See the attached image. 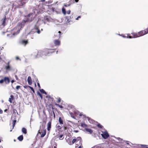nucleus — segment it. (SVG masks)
<instances>
[{"instance_id":"nucleus-43","label":"nucleus","mask_w":148,"mask_h":148,"mask_svg":"<svg viewBox=\"0 0 148 148\" xmlns=\"http://www.w3.org/2000/svg\"><path fill=\"white\" fill-rule=\"evenodd\" d=\"M38 29V27L36 25H35L34 27V29L37 30Z\"/></svg>"},{"instance_id":"nucleus-24","label":"nucleus","mask_w":148,"mask_h":148,"mask_svg":"<svg viewBox=\"0 0 148 148\" xmlns=\"http://www.w3.org/2000/svg\"><path fill=\"white\" fill-rule=\"evenodd\" d=\"M6 19V16H5V18L3 20V23H2V25H3L4 26V25H5V23Z\"/></svg>"},{"instance_id":"nucleus-54","label":"nucleus","mask_w":148,"mask_h":148,"mask_svg":"<svg viewBox=\"0 0 148 148\" xmlns=\"http://www.w3.org/2000/svg\"><path fill=\"white\" fill-rule=\"evenodd\" d=\"M45 0H41V2H44L45 1Z\"/></svg>"},{"instance_id":"nucleus-51","label":"nucleus","mask_w":148,"mask_h":148,"mask_svg":"<svg viewBox=\"0 0 148 148\" xmlns=\"http://www.w3.org/2000/svg\"><path fill=\"white\" fill-rule=\"evenodd\" d=\"M3 113V111L0 109V114H2Z\"/></svg>"},{"instance_id":"nucleus-50","label":"nucleus","mask_w":148,"mask_h":148,"mask_svg":"<svg viewBox=\"0 0 148 148\" xmlns=\"http://www.w3.org/2000/svg\"><path fill=\"white\" fill-rule=\"evenodd\" d=\"M57 127L58 128V129L59 130H60H60L61 129V127L60 126L58 125V126H57Z\"/></svg>"},{"instance_id":"nucleus-38","label":"nucleus","mask_w":148,"mask_h":148,"mask_svg":"<svg viewBox=\"0 0 148 148\" xmlns=\"http://www.w3.org/2000/svg\"><path fill=\"white\" fill-rule=\"evenodd\" d=\"M61 101V99L60 98H58V100L57 101V102L58 103H59Z\"/></svg>"},{"instance_id":"nucleus-2","label":"nucleus","mask_w":148,"mask_h":148,"mask_svg":"<svg viewBox=\"0 0 148 148\" xmlns=\"http://www.w3.org/2000/svg\"><path fill=\"white\" fill-rule=\"evenodd\" d=\"M131 34L132 36H130V34H127V36L126 37L124 36H122L124 38H130L139 37L138 35V33L133 32L131 33Z\"/></svg>"},{"instance_id":"nucleus-44","label":"nucleus","mask_w":148,"mask_h":148,"mask_svg":"<svg viewBox=\"0 0 148 148\" xmlns=\"http://www.w3.org/2000/svg\"><path fill=\"white\" fill-rule=\"evenodd\" d=\"M37 32L38 34H39L40 33V30L39 29H37Z\"/></svg>"},{"instance_id":"nucleus-19","label":"nucleus","mask_w":148,"mask_h":148,"mask_svg":"<svg viewBox=\"0 0 148 148\" xmlns=\"http://www.w3.org/2000/svg\"><path fill=\"white\" fill-rule=\"evenodd\" d=\"M85 130L87 132H89L90 134H92L93 132L92 130L91 129L86 128Z\"/></svg>"},{"instance_id":"nucleus-13","label":"nucleus","mask_w":148,"mask_h":148,"mask_svg":"<svg viewBox=\"0 0 148 148\" xmlns=\"http://www.w3.org/2000/svg\"><path fill=\"white\" fill-rule=\"evenodd\" d=\"M54 43L56 46H59L60 45V41L59 40H55L54 41Z\"/></svg>"},{"instance_id":"nucleus-61","label":"nucleus","mask_w":148,"mask_h":148,"mask_svg":"<svg viewBox=\"0 0 148 148\" xmlns=\"http://www.w3.org/2000/svg\"><path fill=\"white\" fill-rule=\"evenodd\" d=\"M53 114H54V116H55V114H54V112H53Z\"/></svg>"},{"instance_id":"nucleus-60","label":"nucleus","mask_w":148,"mask_h":148,"mask_svg":"<svg viewBox=\"0 0 148 148\" xmlns=\"http://www.w3.org/2000/svg\"><path fill=\"white\" fill-rule=\"evenodd\" d=\"M2 60V58L0 57V61Z\"/></svg>"},{"instance_id":"nucleus-46","label":"nucleus","mask_w":148,"mask_h":148,"mask_svg":"<svg viewBox=\"0 0 148 148\" xmlns=\"http://www.w3.org/2000/svg\"><path fill=\"white\" fill-rule=\"evenodd\" d=\"M81 16H78L77 18H75V20H78L79 19V18H81Z\"/></svg>"},{"instance_id":"nucleus-49","label":"nucleus","mask_w":148,"mask_h":148,"mask_svg":"<svg viewBox=\"0 0 148 148\" xmlns=\"http://www.w3.org/2000/svg\"><path fill=\"white\" fill-rule=\"evenodd\" d=\"M37 84L39 88H41V87H40V86L39 83L38 82L37 83Z\"/></svg>"},{"instance_id":"nucleus-39","label":"nucleus","mask_w":148,"mask_h":148,"mask_svg":"<svg viewBox=\"0 0 148 148\" xmlns=\"http://www.w3.org/2000/svg\"><path fill=\"white\" fill-rule=\"evenodd\" d=\"M76 139L77 142L79 140H80L81 139V138L80 137H78Z\"/></svg>"},{"instance_id":"nucleus-41","label":"nucleus","mask_w":148,"mask_h":148,"mask_svg":"<svg viewBox=\"0 0 148 148\" xmlns=\"http://www.w3.org/2000/svg\"><path fill=\"white\" fill-rule=\"evenodd\" d=\"M23 87L25 88H30V86H23Z\"/></svg>"},{"instance_id":"nucleus-29","label":"nucleus","mask_w":148,"mask_h":148,"mask_svg":"<svg viewBox=\"0 0 148 148\" xmlns=\"http://www.w3.org/2000/svg\"><path fill=\"white\" fill-rule=\"evenodd\" d=\"M55 105H56V106H58L62 108H64V107L56 103L55 104Z\"/></svg>"},{"instance_id":"nucleus-62","label":"nucleus","mask_w":148,"mask_h":148,"mask_svg":"<svg viewBox=\"0 0 148 148\" xmlns=\"http://www.w3.org/2000/svg\"><path fill=\"white\" fill-rule=\"evenodd\" d=\"M35 86L36 87V84L35 83Z\"/></svg>"},{"instance_id":"nucleus-15","label":"nucleus","mask_w":148,"mask_h":148,"mask_svg":"<svg viewBox=\"0 0 148 148\" xmlns=\"http://www.w3.org/2000/svg\"><path fill=\"white\" fill-rule=\"evenodd\" d=\"M27 81L28 84L29 85H31L32 83V80L31 77L29 76L27 79Z\"/></svg>"},{"instance_id":"nucleus-42","label":"nucleus","mask_w":148,"mask_h":148,"mask_svg":"<svg viewBox=\"0 0 148 148\" xmlns=\"http://www.w3.org/2000/svg\"><path fill=\"white\" fill-rule=\"evenodd\" d=\"M20 87L21 86H17L16 87V88L17 90H18Z\"/></svg>"},{"instance_id":"nucleus-1","label":"nucleus","mask_w":148,"mask_h":148,"mask_svg":"<svg viewBox=\"0 0 148 148\" xmlns=\"http://www.w3.org/2000/svg\"><path fill=\"white\" fill-rule=\"evenodd\" d=\"M27 19L26 20L24 21L25 23L27 22H31L35 17V13H32L29 14L27 16Z\"/></svg>"},{"instance_id":"nucleus-31","label":"nucleus","mask_w":148,"mask_h":148,"mask_svg":"<svg viewBox=\"0 0 148 148\" xmlns=\"http://www.w3.org/2000/svg\"><path fill=\"white\" fill-rule=\"evenodd\" d=\"M63 135H60L58 136V138H59V139L60 140H62L63 139Z\"/></svg>"},{"instance_id":"nucleus-21","label":"nucleus","mask_w":148,"mask_h":148,"mask_svg":"<svg viewBox=\"0 0 148 148\" xmlns=\"http://www.w3.org/2000/svg\"><path fill=\"white\" fill-rule=\"evenodd\" d=\"M59 121L60 124L62 125L63 124V121L61 117H60L59 118Z\"/></svg>"},{"instance_id":"nucleus-7","label":"nucleus","mask_w":148,"mask_h":148,"mask_svg":"<svg viewBox=\"0 0 148 148\" xmlns=\"http://www.w3.org/2000/svg\"><path fill=\"white\" fill-rule=\"evenodd\" d=\"M28 43V40H24L23 39H20L19 41V43L20 44L25 46Z\"/></svg>"},{"instance_id":"nucleus-30","label":"nucleus","mask_w":148,"mask_h":148,"mask_svg":"<svg viewBox=\"0 0 148 148\" xmlns=\"http://www.w3.org/2000/svg\"><path fill=\"white\" fill-rule=\"evenodd\" d=\"M37 94L39 96H40V97L41 98V99H42V98H43L42 96V95L39 92H38Z\"/></svg>"},{"instance_id":"nucleus-6","label":"nucleus","mask_w":148,"mask_h":148,"mask_svg":"<svg viewBox=\"0 0 148 148\" xmlns=\"http://www.w3.org/2000/svg\"><path fill=\"white\" fill-rule=\"evenodd\" d=\"M102 134L101 135L102 137L104 139H106L109 137V135L107 130H105L104 132L101 131Z\"/></svg>"},{"instance_id":"nucleus-37","label":"nucleus","mask_w":148,"mask_h":148,"mask_svg":"<svg viewBox=\"0 0 148 148\" xmlns=\"http://www.w3.org/2000/svg\"><path fill=\"white\" fill-rule=\"evenodd\" d=\"M58 33L59 34V36H58V38H60L61 37V35L62 34V33H61V32L60 31H59L58 32Z\"/></svg>"},{"instance_id":"nucleus-8","label":"nucleus","mask_w":148,"mask_h":148,"mask_svg":"<svg viewBox=\"0 0 148 148\" xmlns=\"http://www.w3.org/2000/svg\"><path fill=\"white\" fill-rule=\"evenodd\" d=\"M41 132H40V131L39 130L38 131V133L37 134V135H38L39 134H41V137L42 138L46 134V131L45 130H42L41 131Z\"/></svg>"},{"instance_id":"nucleus-47","label":"nucleus","mask_w":148,"mask_h":148,"mask_svg":"<svg viewBox=\"0 0 148 148\" xmlns=\"http://www.w3.org/2000/svg\"><path fill=\"white\" fill-rule=\"evenodd\" d=\"M70 5V4H68V5H66V4H64V6L65 7H68V6H69Z\"/></svg>"},{"instance_id":"nucleus-64","label":"nucleus","mask_w":148,"mask_h":148,"mask_svg":"<svg viewBox=\"0 0 148 148\" xmlns=\"http://www.w3.org/2000/svg\"><path fill=\"white\" fill-rule=\"evenodd\" d=\"M145 148H148V147H146Z\"/></svg>"},{"instance_id":"nucleus-25","label":"nucleus","mask_w":148,"mask_h":148,"mask_svg":"<svg viewBox=\"0 0 148 148\" xmlns=\"http://www.w3.org/2000/svg\"><path fill=\"white\" fill-rule=\"evenodd\" d=\"M62 13L64 15H65L66 14V11L65 9L64 8H62Z\"/></svg>"},{"instance_id":"nucleus-63","label":"nucleus","mask_w":148,"mask_h":148,"mask_svg":"<svg viewBox=\"0 0 148 148\" xmlns=\"http://www.w3.org/2000/svg\"><path fill=\"white\" fill-rule=\"evenodd\" d=\"M54 148H56V147L55 146H54Z\"/></svg>"},{"instance_id":"nucleus-35","label":"nucleus","mask_w":148,"mask_h":148,"mask_svg":"<svg viewBox=\"0 0 148 148\" xmlns=\"http://www.w3.org/2000/svg\"><path fill=\"white\" fill-rule=\"evenodd\" d=\"M48 107L50 108H51V109H53V105H52V104H49V105H48Z\"/></svg>"},{"instance_id":"nucleus-34","label":"nucleus","mask_w":148,"mask_h":148,"mask_svg":"<svg viewBox=\"0 0 148 148\" xmlns=\"http://www.w3.org/2000/svg\"><path fill=\"white\" fill-rule=\"evenodd\" d=\"M77 113L78 114H77L79 115V116H85L84 115H83L82 113H81L79 112H77Z\"/></svg>"},{"instance_id":"nucleus-10","label":"nucleus","mask_w":148,"mask_h":148,"mask_svg":"<svg viewBox=\"0 0 148 148\" xmlns=\"http://www.w3.org/2000/svg\"><path fill=\"white\" fill-rule=\"evenodd\" d=\"M147 146L146 145H136L134 146V148H145Z\"/></svg>"},{"instance_id":"nucleus-52","label":"nucleus","mask_w":148,"mask_h":148,"mask_svg":"<svg viewBox=\"0 0 148 148\" xmlns=\"http://www.w3.org/2000/svg\"><path fill=\"white\" fill-rule=\"evenodd\" d=\"M49 99H51L52 101H53V98L51 97L50 96H49Z\"/></svg>"},{"instance_id":"nucleus-14","label":"nucleus","mask_w":148,"mask_h":148,"mask_svg":"<svg viewBox=\"0 0 148 148\" xmlns=\"http://www.w3.org/2000/svg\"><path fill=\"white\" fill-rule=\"evenodd\" d=\"M24 0H20L19 3H18L19 6H23L25 3H26L24 2Z\"/></svg>"},{"instance_id":"nucleus-3","label":"nucleus","mask_w":148,"mask_h":148,"mask_svg":"<svg viewBox=\"0 0 148 148\" xmlns=\"http://www.w3.org/2000/svg\"><path fill=\"white\" fill-rule=\"evenodd\" d=\"M65 19L66 20V22L69 23L70 22H73L75 20V18L74 15H71L70 16H66L65 17Z\"/></svg>"},{"instance_id":"nucleus-59","label":"nucleus","mask_w":148,"mask_h":148,"mask_svg":"<svg viewBox=\"0 0 148 148\" xmlns=\"http://www.w3.org/2000/svg\"><path fill=\"white\" fill-rule=\"evenodd\" d=\"M78 148H82V147L81 146L79 147Z\"/></svg>"},{"instance_id":"nucleus-9","label":"nucleus","mask_w":148,"mask_h":148,"mask_svg":"<svg viewBox=\"0 0 148 148\" xmlns=\"http://www.w3.org/2000/svg\"><path fill=\"white\" fill-rule=\"evenodd\" d=\"M146 34L147 33L145 30H141L138 32V35L139 37Z\"/></svg>"},{"instance_id":"nucleus-4","label":"nucleus","mask_w":148,"mask_h":148,"mask_svg":"<svg viewBox=\"0 0 148 148\" xmlns=\"http://www.w3.org/2000/svg\"><path fill=\"white\" fill-rule=\"evenodd\" d=\"M5 82V84H8L10 82V80L8 77H5L3 79L0 80V84H2Z\"/></svg>"},{"instance_id":"nucleus-5","label":"nucleus","mask_w":148,"mask_h":148,"mask_svg":"<svg viewBox=\"0 0 148 148\" xmlns=\"http://www.w3.org/2000/svg\"><path fill=\"white\" fill-rule=\"evenodd\" d=\"M5 82V84H8L10 82V80L8 77H5L3 79L0 80V84H2Z\"/></svg>"},{"instance_id":"nucleus-32","label":"nucleus","mask_w":148,"mask_h":148,"mask_svg":"<svg viewBox=\"0 0 148 148\" xmlns=\"http://www.w3.org/2000/svg\"><path fill=\"white\" fill-rule=\"evenodd\" d=\"M71 116L74 119H75L74 114L72 112H70Z\"/></svg>"},{"instance_id":"nucleus-16","label":"nucleus","mask_w":148,"mask_h":148,"mask_svg":"<svg viewBox=\"0 0 148 148\" xmlns=\"http://www.w3.org/2000/svg\"><path fill=\"white\" fill-rule=\"evenodd\" d=\"M10 62L8 61L7 64V65L5 67V69L7 70H10V69L11 67L10 65Z\"/></svg>"},{"instance_id":"nucleus-55","label":"nucleus","mask_w":148,"mask_h":148,"mask_svg":"<svg viewBox=\"0 0 148 148\" xmlns=\"http://www.w3.org/2000/svg\"><path fill=\"white\" fill-rule=\"evenodd\" d=\"M14 82V80H12L11 81V82L12 83H13Z\"/></svg>"},{"instance_id":"nucleus-33","label":"nucleus","mask_w":148,"mask_h":148,"mask_svg":"<svg viewBox=\"0 0 148 148\" xmlns=\"http://www.w3.org/2000/svg\"><path fill=\"white\" fill-rule=\"evenodd\" d=\"M97 127L99 128H102L103 127L100 124H98L97 125Z\"/></svg>"},{"instance_id":"nucleus-11","label":"nucleus","mask_w":148,"mask_h":148,"mask_svg":"<svg viewBox=\"0 0 148 148\" xmlns=\"http://www.w3.org/2000/svg\"><path fill=\"white\" fill-rule=\"evenodd\" d=\"M20 27L18 26H17L15 27L14 29L17 30V32H14L13 34V35H15L18 34L20 32Z\"/></svg>"},{"instance_id":"nucleus-53","label":"nucleus","mask_w":148,"mask_h":148,"mask_svg":"<svg viewBox=\"0 0 148 148\" xmlns=\"http://www.w3.org/2000/svg\"><path fill=\"white\" fill-rule=\"evenodd\" d=\"M19 58L18 57H16V60H19Z\"/></svg>"},{"instance_id":"nucleus-23","label":"nucleus","mask_w":148,"mask_h":148,"mask_svg":"<svg viewBox=\"0 0 148 148\" xmlns=\"http://www.w3.org/2000/svg\"><path fill=\"white\" fill-rule=\"evenodd\" d=\"M40 90L41 93L47 95V92L43 89H40Z\"/></svg>"},{"instance_id":"nucleus-36","label":"nucleus","mask_w":148,"mask_h":148,"mask_svg":"<svg viewBox=\"0 0 148 148\" xmlns=\"http://www.w3.org/2000/svg\"><path fill=\"white\" fill-rule=\"evenodd\" d=\"M16 120H14L13 121V128L15 126V123H16Z\"/></svg>"},{"instance_id":"nucleus-40","label":"nucleus","mask_w":148,"mask_h":148,"mask_svg":"<svg viewBox=\"0 0 148 148\" xmlns=\"http://www.w3.org/2000/svg\"><path fill=\"white\" fill-rule=\"evenodd\" d=\"M30 88L33 91V92L34 93H35V91L34 90V89L31 86H30Z\"/></svg>"},{"instance_id":"nucleus-27","label":"nucleus","mask_w":148,"mask_h":148,"mask_svg":"<svg viewBox=\"0 0 148 148\" xmlns=\"http://www.w3.org/2000/svg\"><path fill=\"white\" fill-rule=\"evenodd\" d=\"M67 142L69 145H71V144H70V143H71V138H68L67 140Z\"/></svg>"},{"instance_id":"nucleus-12","label":"nucleus","mask_w":148,"mask_h":148,"mask_svg":"<svg viewBox=\"0 0 148 148\" xmlns=\"http://www.w3.org/2000/svg\"><path fill=\"white\" fill-rule=\"evenodd\" d=\"M51 121H50L47 123V130L48 131L50 130L51 128Z\"/></svg>"},{"instance_id":"nucleus-17","label":"nucleus","mask_w":148,"mask_h":148,"mask_svg":"<svg viewBox=\"0 0 148 148\" xmlns=\"http://www.w3.org/2000/svg\"><path fill=\"white\" fill-rule=\"evenodd\" d=\"M9 99V101L10 103H12V101L14 99V97L12 95H11Z\"/></svg>"},{"instance_id":"nucleus-18","label":"nucleus","mask_w":148,"mask_h":148,"mask_svg":"<svg viewBox=\"0 0 148 148\" xmlns=\"http://www.w3.org/2000/svg\"><path fill=\"white\" fill-rule=\"evenodd\" d=\"M23 138V135H21L18 137V139L20 141H22Z\"/></svg>"},{"instance_id":"nucleus-28","label":"nucleus","mask_w":148,"mask_h":148,"mask_svg":"<svg viewBox=\"0 0 148 148\" xmlns=\"http://www.w3.org/2000/svg\"><path fill=\"white\" fill-rule=\"evenodd\" d=\"M77 142V140L76 139H73L71 141V143H70V144H71V145L74 143L75 142Z\"/></svg>"},{"instance_id":"nucleus-22","label":"nucleus","mask_w":148,"mask_h":148,"mask_svg":"<svg viewBox=\"0 0 148 148\" xmlns=\"http://www.w3.org/2000/svg\"><path fill=\"white\" fill-rule=\"evenodd\" d=\"M22 132L25 134L27 133V130L25 128L23 127L22 129Z\"/></svg>"},{"instance_id":"nucleus-20","label":"nucleus","mask_w":148,"mask_h":148,"mask_svg":"<svg viewBox=\"0 0 148 148\" xmlns=\"http://www.w3.org/2000/svg\"><path fill=\"white\" fill-rule=\"evenodd\" d=\"M53 49H48V51L46 52V53H51L53 52Z\"/></svg>"},{"instance_id":"nucleus-45","label":"nucleus","mask_w":148,"mask_h":148,"mask_svg":"<svg viewBox=\"0 0 148 148\" xmlns=\"http://www.w3.org/2000/svg\"><path fill=\"white\" fill-rule=\"evenodd\" d=\"M66 13L68 14H70L71 13V10H68L67 11Z\"/></svg>"},{"instance_id":"nucleus-57","label":"nucleus","mask_w":148,"mask_h":148,"mask_svg":"<svg viewBox=\"0 0 148 148\" xmlns=\"http://www.w3.org/2000/svg\"><path fill=\"white\" fill-rule=\"evenodd\" d=\"M7 110H8L7 109H6L4 110V112H6Z\"/></svg>"},{"instance_id":"nucleus-26","label":"nucleus","mask_w":148,"mask_h":148,"mask_svg":"<svg viewBox=\"0 0 148 148\" xmlns=\"http://www.w3.org/2000/svg\"><path fill=\"white\" fill-rule=\"evenodd\" d=\"M81 125L83 127H87V125L84 123H82Z\"/></svg>"},{"instance_id":"nucleus-58","label":"nucleus","mask_w":148,"mask_h":148,"mask_svg":"<svg viewBox=\"0 0 148 148\" xmlns=\"http://www.w3.org/2000/svg\"><path fill=\"white\" fill-rule=\"evenodd\" d=\"M15 77H16V79L17 80L18 79V78H17V76L16 75H15Z\"/></svg>"},{"instance_id":"nucleus-56","label":"nucleus","mask_w":148,"mask_h":148,"mask_svg":"<svg viewBox=\"0 0 148 148\" xmlns=\"http://www.w3.org/2000/svg\"><path fill=\"white\" fill-rule=\"evenodd\" d=\"M75 1L76 2H77L79 0H75Z\"/></svg>"},{"instance_id":"nucleus-48","label":"nucleus","mask_w":148,"mask_h":148,"mask_svg":"<svg viewBox=\"0 0 148 148\" xmlns=\"http://www.w3.org/2000/svg\"><path fill=\"white\" fill-rule=\"evenodd\" d=\"M147 33V34L148 33V27L145 30Z\"/></svg>"}]
</instances>
